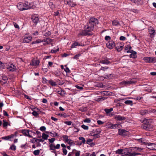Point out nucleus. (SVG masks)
<instances>
[{"instance_id":"obj_1","label":"nucleus","mask_w":156,"mask_h":156,"mask_svg":"<svg viewBox=\"0 0 156 156\" xmlns=\"http://www.w3.org/2000/svg\"><path fill=\"white\" fill-rule=\"evenodd\" d=\"M26 3L19 2L17 5V7L18 9L21 11H23L25 10L31 8V6L30 4L29 5Z\"/></svg>"},{"instance_id":"obj_2","label":"nucleus","mask_w":156,"mask_h":156,"mask_svg":"<svg viewBox=\"0 0 156 156\" xmlns=\"http://www.w3.org/2000/svg\"><path fill=\"white\" fill-rule=\"evenodd\" d=\"M123 155H127L128 156H134L140 154L139 153H135V152H132L130 153V150L128 148H125L122 149Z\"/></svg>"},{"instance_id":"obj_3","label":"nucleus","mask_w":156,"mask_h":156,"mask_svg":"<svg viewBox=\"0 0 156 156\" xmlns=\"http://www.w3.org/2000/svg\"><path fill=\"white\" fill-rule=\"evenodd\" d=\"M69 136L66 135H63L62 137L65 142L67 143L70 145H72L74 144V142L72 140L69 138Z\"/></svg>"},{"instance_id":"obj_4","label":"nucleus","mask_w":156,"mask_h":156,"mask_svg":"<svg viewBox=\"0 0 156 156\" xmlns=\"http://www.w3.org/2000/svg\"><path fill=\"white\" fill-rule=\"evenodd\" d=\"M143 59L147 63H154L156 62V58L155 57H144Z\"/></svg>"},{"instance_id":"obj_5","label":"nucleus","mask_w":156,"mask_h":156,"mask_svg":"<svg viewBox=\"0 0 156 156\" xmlns=\"http://www.w3.org/2000/svg\"><path fill=\"white\" fill-rule=\"evenodd\" d=\"M98 23V20L97 19L94 17H91L90 19L89 23H88L90 25V26L93 25L94 27V25Z\"/></svg>"},{"instance_id":"obj_6","label":"nucleus","mask_w":156,"mask_h":156,"mask_svg":"<svg viewBox=\"0 0 156 156\" xmlns=\"http://www.w3.org/2000/svg\"><path fill=\"white\" fill-rule=\"evenodd\" d=\"M60 145L59 144H57L56 146L54 144H51L50 145V150H53L51 152L55 153V151L54 150L55 149H58L60 147Z\"/></svg>"},{"instance_id":"obj_7","label":"nucleus","mask_w":156,"mask_h":156,"mask_svg":"<svg viewBox=\"0 0 156 156\" xmlns=\"http://www.w3.org/2000/svg\"><path fill=\"white\" fill-rule=\"evenodd\" d=\"M93 28L94 27H93V25L90 26V25H89L88 24L87 25L85 26V29L86 31L89 34V35H91L90 32L93 30Z\"/></svg>"},{"instance_id":"obj_8","label":"nucleus","mask_w":156,"mask_h":156,"mask_svg":"<svg viewBox=\"0 0 156 156\" xmlns=\"http://www.w3.org/2000/svg\"><path fill=\"white\" fill-rule=\"evenodd\" d=\"M127 53H131L130 57L132 58H135L136 57V52L131 50H129L126 51Z\"/></svg>"},{"instance_id":"obj_9","label":"nucleus","mask_w":156,"mask_h":156,"mask_svg":"<svg viewBox=\"0 0 156 156\" xmlns=\"http://www.w3.org/2000/svg\"><path fill=\"white\" fill-rule=\"evenodd\" d=\"M149 32L150 34V37L152 38L154 37L156 34L154 28L150 27L149 29Z\"/></svg>"},{"instance_id":"obj_10","label":"nucleus","mask_w":156,"mask_h":156,"mask_svg":"<svg viewBox=\"0 0 156 156\" xmlns=\"http://www.w3.org/2000/svg\"><path fill=\"white\" fill-rule=\"evenodd\" d=\"M123 44L122 43H118L116 45V49L119 52L121 51L123 48Z\"/></svg>"},{"instance_id":"obj_11","label":"nucleus","mask_w":156,"mask_h":156,"mask_svg":"<svg viewBox=\"0 0 156 156\" xmlns=\"http://www.w3.org/2000/svg\"><path fill=\"white\" fill-rule=\"evenodd\" d=\"M119 124H114L112 123H110L107 125V128L109 129H114L117 128L119 127Z\"/></svg>"},{"instance_id":"obj_12","label":"nucleus","mask_w":156,"mask_h":156,"mask_svg":"<svg viewBox=\"0 0 156 156\" xmlns=\"http://www.w3.org/2000/svg\"><path fill=\"white\" fill-rule=\"evenodd\" d=\"M106 45L108 48L109 49H112L115 46L114 42L112 41L108 42L106 44Z\"/></svg>"},{"instance_id":"obj_13","label":"nucleus","mask_w":156,"mask_h":156,"mask_svg":"<svg viewBox=\"0 0 156 156\" xmlns=\"http://www.w3.org/2000/svg\"><path fill=\"white\" fill-rule=\"evenodd\" d=\"M40 62L39 60L33 59L30 63V65L34 66H37L39 65Z\"/></svg>"},{"instance_id":"obj_14","label":"nucleus","mask_w":156,"mask_h":156,"mask_svg":"<svg viewBox=\"0 0 156 156\" xmlns=\"http://www.w3.org/2000/svg\"><path fill=\"white\" fill-rule=\"evenodd\" d=\"M31 19L33 23L36 24L39 21V18L37 15H34L32 16Z\"/></svg>"},{"instance_id":"obj_15","label":"nucleus","mask_w":156,"mask_h":156,"mask_svg":"<svg viewBox=\"0 0 156 156\" xmlns=\"http://www.w3.org/2000/svg\"><path fill=\"white\" fill-rule=\"evenodd\" d=\"M147 148L150 150H154L156 149V144L154 143H148L147 144Z\"/></svg>"},{"instance_id":"obj_16","label":"nucleus","mask_w":156,"mask_h":156,"mask_svg":"<svg viewBox=\"0 0 156 156\" xmlns=\"http://www.w3.org/2000/svg\"><path fill=\"white\" fill-rule=\"evenodd\" d=\"M127 131L125 129H119L118 130V133L120 135H127Z\"/></svg>"},{"instance_id":"obj_17","label":"nucleus","mask_w":156,"mask_h":156,"mask_svg":"<svg viewBox=\"0 0 156 156\" xmlns=\"http://www.w3.org/2000/svg\"><path fill=\"white\" fill-rule=\"evenodd\" d=\"M151 112L150 110H142L140 111V114L142 115H144L147 114H149Z\"/></svg>"},{"instance_id":"obj_18","label":"nucleus","mask_w":156,"mask_h":156,"mask_svg":"<svg viewBox=\"0 0 156 156\" xmlns=\"http://www.w3.org/2000/svg\"><path fill=\"white\" fill-rule=\"evenodd\" d=\"M115 118L116 120L119 121L124 120L126 119L125 117L122 116L120 115H116L115 116Z\"/></svg>"},{"instance_id":"obj_19","label":"nucleus","mask_w":156,"mask_h":156,"mask_svg":"<svg viewBox=\"0 0 156 156\" xmlns=\"http://www.w3.org/2000/svg\"><path fill=\"white\" fill-rule=\"evenodd\" d=\"M78 35L84 36L89 35V34L86 31L85 29H84V30L80 31Z\"/></svg>"},{"instance_id":"obj_20","label":"nucleus","mask_w":156,"mask_h":156,"mask_svg":"<svg viewBox=\"0 0 156 156\" xmlns=\"http://www.w3.org/2000/svg\"><path fill=\"white\" fill-rule=\"evenodd\" d=\"M11 92L12 93V95L15 96L16 95L17 93V90H15L14 87L13 88L12 87H10V92Z\"/></svg>"},{"instance_id":"obj_21","label":"nucleus","mask_w":156,"mask_h":156,"mask_svg":"<svg viewBox=\"0 0 156 156\" xmlns=\"http://www.w3.org/2000/svg\"><path fill=\"white\" fill-rule=\"evenodd\" d=\"M32 37L30 36L25 37L23 39V42L24 43H29L31 41Z\"/></svg>"},{"instance_id":"obj_22","label":"nucleus","mask_w":156,"mask_h":156,"mask_svg":"<svg viewBox=\"0 0 156 156\" xmlns=\"http://www.w3.org/2000/svg\"><path fill=\"white\" fill-rule=\"evenodd\" d=\"M29 130H24L23 131V133L25 135L29 136L30 137H31L32 136L29 134Z\"/></svg>"},{"instance_id":"obj_23","label":"nucleus","mask_w":156,"mask_h":156,"mask_svg":"<svg viewBox=\"0 0 156 156\" xmlns=\"http://www.w3.org/2000/svg\"><path fill=\"white\" fill-rule=\"evenodd\" d=\"M134 83V82L131 81H124L121 83V84L126 85Z\"/></svg>"},{"instance_id":"obj_24","label":"nucleus","mask_w":156,"mask_h":156,"mask_svg":"<svg viewBox=\"0 0 156 156\" xmlns=\"http://www.w3.org/2000/svg\"><path fill=\"white\" fill-rule=\"evenodd\" d=\"M152 128V126L151 125H145L143 126V128L145 130H150V129Z\"/></svg>"},{"instance_id":"obj_25","label":"nucleus","mask_w":156,"mask_h":156,"mask_svg":"<svg viewBox=\"0 0 156 156\" xmlns=\"http://www.w3.org/2000/svg\"><path fill=\"white\" fill-rule=\"evenodd\" d=\"M80 46L81 45L80 44H79L78 42L75 41L72 45L71 46V48H76L77 46Z\"/></svg>"},{"instance_id":"obj_26","label":"nucleus","mask_w":156,"mask_h":156,"mask_svg":"<svg viewBox=\"0 0 156 156\" xmlns=\"http://www.w3.org/2000/svg\"><path fill=\"white\" fill-rule=\"evenodd\" d=\"M100 63L101 64L106 65L109 64L111 63V62H110L108 60L105 59L101 61H100Z\"/></svg>"},{"instance_id":"obj_27","label":"nucleus","mask_w":156,"mask_h":156,"mask_svg":"<svg viewBox=\"0 0 156 156\" xmlns=\"http://www.w3.org/2000/svg\"><path fill=\"white\" fill-rule=\"evenodd\" d=\"M10 71H14L17 69L16 66L12 64H10Z\"/></svg>"},{"instance_id":"obj_28","label":"nucleus","mask_w":156,"mask_h":156,"mask_svg":"<svg viewBox=\"0 0 156 156\" xmlns=\"http://www.w3.org/2000/svg\"><path fill=\"white\" fill-rule=\"evenodd\" d=\"M48 83L50 84L52 86H55L57 85L56 83L54 82L52 80H51L48 81Z\"/></svg>"},{"instance_id":"obj_29","label":"nucleus","mask_w":156,"mask_h":156,"mask_svg":"<svg viewBox=\"0 0 156 156\" xmlns=\"http://www.w3.org/2000/svg\"><path fill=\"white\" fill-rule=\"evenodd\" d=\"M79 139L80 140H82L81 142L80 143V145H81L82 143L83 144L85 143L86 140H85V138L83 137H81V136L79 137Z\"/></svg>"},{"instance_id":"obj_30","label":"nucleus","mask_w":156,"mask_h":156,"mask_svg":"<svg viewBox=\"0 0 156 156\" xmlns=\"http://www.w3.org/2000/svg\"><path fill=\"white\" fill-rule=\"evenodd\" d=\"M93 140V139H88L87 140V144L89 145L93 144V145H95V144L92 142Z\"/></svg>"},{"instance_id":"obj_31","label":"nucleus","mask_w":156,"mask_h":156,"mask_svg":"<svg viewBox=\"0 0 156 156\" xmlns=\"http://www.w3.org/2000/svg\"><path fill=\"white\" fill-rule=\"evenodd\" d=\"M106 98H106L104 97H100V98H98L97 99L96 101H98V102L102 101H104V100H105V99H106Z\"/></svg>"},{"instance_id":"obj_32","label":"nucleus","mask_w":156,"mask_h":156,"mask_svg":"<svg viewBox=\"0 0 156 156\" xmlns=\"http://www.w3.org/2000/svg\"><path fill=\"white\" fill-rule=\"evenodd\" d=\"M69 6L72 7H73L75 6H76V4L74 2L70 0V2L69 3Z\"/></svg>"},{"instance_id":"obj_33","label":"nucleus","mask_w":156,"mask_h":156,"mask_svg":"<svg viewBox=\"0 0 156 156\" xmlns=\"http://www.w3.org/2000/svg\"><path fill=\"white\" fill-rule=\"evenodd\" d=\"M149 120L146 119H145L143 121V123L144 124H145V125H150L149 123Z\"/></svg>"},{"instance_id":"obj_34","label":"nucleus","mask_w":156,"mask_h":156,"mask_svg":"<svg viewBox=\"0 0 156 156\" xmlns=\"http://www.w3.org/2000/svg\"><path fill=\"white\" fill-rule=\"evenodd\" d=\"M3 127L5 128H6L7 126L8 125V122H7L4 120H3Z\"/></svg>"},{"instance_id":"obj_35","label":"nucleus","mask_w":156,"mask_h":156,"mask_svg":"<svg viewBox=\"0 0 156 156\" xmlns=\"http://www.w3.org/2000/svg\"><path fill=\"white\" fill-rule=\"evenodd\" d=\"M122 149H118L115 151V153L123 155Z\"/></svg>"},{"instance_id":"obj_36","label":"nucleus","mask_w":156,"mask_h":156,"mask_svg":"<svg viewBox=\"0 0 156 156\" xmlns=\"http://www.w3.org/2000/svg\"><path fill=\"white\" fill-rule=\"evenodd\" d=\"M48 137V135L47 134H46L44 133H43L42 134V138L44 140H47Z\"/></svg>"},{"instance_id":"obj_37","label":"nucleus","mask_w":156,"mask_h":156,"mask_svg":"<svg viewBox=\"0 0 156 156\" xmlns=\"http://www.w3.org/2000/svg\"><path fill=\"white\" fill-rule=\"evenodd\" d=\"M104 110L107 114H108L112 111L113 110V109L112 108H110L109 109L105 108V109Z\"/></svg>"},{"instance_id":"obj_38","label":"nucleus","mask_w":156,"mask_h":156,"mask_svg":"<svg viewBox=\"0 0 156 156\" xmlns=\"http://www.w3.org/2000/svg\"><path fill=\"white\" fill-rule=\"evenodd\" d=\"M112 24L113 25L116 26L119 24V23L118 21L116 20H114L112 21Z\"/></svg>"},{"instance_id":"obj_39","label":"nucleus","mask_w":156,"mask_h":156,"mask_svg":"<svg viewBox=\"0 0 156 156\" xmlns=\"http://www.w3.org/2000/svg\"><path fill=\"white\" fill-rule=\"evenodd\" d=\"M2 139L5 140H9L10 139V136H3L2 137Z\"/></svg>"},{"instance_id":"obj_40","label":"nucleus","mask_w":156,"mask_h":156,"mask_svg":"<svg viewBox=\"0 0 156 156\" xmlns=\"http://www.w3.org/2000/svg\"><path fill=\"white\" fill-rule=\"evenodd\" d=\"M125 48V50L126 51L129 50H131V49L132 48L131 47L130 45L126 46Z\"/></svg>"},{"instance_id":"obj_41","label":"nucleus","mask_w":156,"mask_h":156,"mask_svg":"<svg viewBox=\"0 0 156 156\" xmlns=\"http://www.w3.org/2000/svg\"><path fill=\"white\" fill-rule=\"evenodd\" d=\"M16 147L14 144H13L10 146V149L11 150H12L13 151H15V150H16Z\"/></svg>"},{"instance_id":"obj_42","label":"nucleus","mask_w":156,"mask_h":156,"mask_svg":"<svg viewBox=\"0 0 156 156\" xmlns=\"http://www.w3.org/2000/svg\"><path fill=\"white\" fill-rule=\"evenodd\" d=\"M18 133L17 132H15L14 134L10 135V138H13L16 137L17 136V134Z\"/></svg>"},{"instance_id":"obj_43","label":"nucleus","mask_w":156,"mask_h":156,"mask_svg":"<svg viewBox=\"0 0 156 156\" xmlns=\"http://www.w3.org/2000/svg\"><path fill=\"white\" fill-rule=\"evenodd\" d=\"M49 4L51 9H53L55 8V6L52 2H50Z\"/></svg>"},{"instance_id":"obj_44","label":"nucleus","mask_w":156,"mask_h":156,"mask_svg":"<svg viewBox=\"0 0 156 156\" xmlns=\"http://www.w3.org/2000/svg\"><path fill=\"white\" fill-rule=\"evenodd\" d=\"M32 114L33 115L37 117V116H38V115L39 113H38V112H36L35 111H34L32 112Z\"/></svg>"},{"instance_id":"obj_45","label":"nucleus","mask_w":156,"mask_h":156,"mask_svg":"<svg viewBox=\"0 0 156 156\" xmlns=\"http://www.w3.org/2000/svg\"><path fill=\"white\" fill-rule=\"evenodd\" d=\"M33 153L35 155H38L40 153V151L39 150H35L34 151Z\"/></svg>"},{"instance_id":"obj_46","label":"nucleus","mask_w":156,"mask_h":156,"mask_svg":"<svg viewBox=\"0 0 156 156\" xmlns=\"http://www.w3.org/2000/svg\"><path fill=\"white\" fill-rule=\"evenodd\" d=\"M81 55V54H78L73 57V59H78L79 57Z\"/></svg>"},{"instance_id":"obj_47","label":"nucleus","mask_w":156,"mask_h":156,"mask_svg":"<svg viewBox=\"0 0 156 156\" xmlns=\"http://www.w3.org/2000/svg\"><path fill=\"white\" fill-rule=\"evenodd\" d=\"M133 101L130 100H126L125 101V103L127 104L131 105L132 104Z\"/></svg>"},{"instance_id":"obj_48","label":"nucleus","mask_w":156,"mask_h":156,"mask_svg":"<svg viewBox=\"0 0 156 156\" xmlns=\"http://www.w3.org/2000/svg\"><path fill=\"white\" fill-rule=\"evenodd\" d=\"M83 121L84 122H87L88 123H90L91 122V120L89 118H86Z\"/></svg>"},{"instance_id":"obj_49","label":"nucleus","mask_w":156,"mask_h":156,"mask_svg":"<svg viewBox=\"0 0 156 156\" xmlns=\"http://www.w3.org/2000/svg\"><path fill=\"white\" fill-rule=\"evenodd\" d=\"M81 127L84 129L87 130L88 129V126L84 125H83L81 126Z\"/></svg>"},{"instance_id":"obj_50","label":"nucleus","mask_w":156,"mask_h":156,"mask_svg":"<svg viewBox=\"0 0 156 156\" xmlns=\"http://www.w3.org/2000/svg\"><path fill=\"white\" fill-rule=\"evenodd\" d=\"M64 91L62 90H61L60 91H58L57 92V93L61 95H62L64 93Z\"/></svg>"},{"instance_id":"obj_51","label":"nucleus","mask_w":156,"mask_h":156,"mask_svg":"<svg viewBox=\"0 0 156 156\" xmlns=\"http://www.w3.org/2000/svg\"><path fill=\"white\" fill-rule=\"evenodd\" d=\"M55 139L54 138H52L51 139H48V140L50 143H53L55 141Z\"/></svg>"},{"instance_id":"obj_52","label":"nucleus","mask_w":156,"mask_h":156,"mask_svg":"<svg viewBox=\"0 0 156 156\" xmlns=\"http://www.w3.org/2000/svg\"><path fill=\"white\" fill-rule=\"evenodd\" d=\"M92 136H94V138H97L100 137L99 134H94L93 135H92Z\"/></svg>"},{"instance_id":"obj_53","label":"nucleus","mask_w":156,"mask_h":156,"mask_svg":"<svg viewBox=\"0 0 156 156\" xmlns=\"http://www.w3.org/2000/svg\"><path fill=\"white\" fill-rule=\"evenodd\" d=\"M62 152L64 154L63 155H66V154H67V150H66V149L65 148H63L62 149Z\"/></svg>"},{"instance_id":"obj_54","label":"nucleus","mask_w":156,"mask_h":156,"mask_svg":"<svg viewBox=\"0 0 156 156\" xmlns=\"http://www.w3.org/2000/svg\"><path fill=\"white\" fill-rule=\"evenodd\" d=\"M72 123V122L69 121H65L64 122V123L66 124V125H67L68 126H70L71 125Z\"/></svg>"},{"instance_id":"obj_55","label":"nucleus","mask_w":156,"mask_h":156,"mask_svg":"<svg viewBox=\"0 0 156 156\" xmlns=\"http://www.w3.org/2000/svg\"><path fill=\"white\" fill-rule=\"evenodd\" d=\"M111 39V37L109 36H106L105 37V39L106 41H109Z\"/></svg>"},{"instance_id":"obj_56","label":"nucleus","mask_w":156,"mask_h":156,"mask_svg":"<svg viewBox=\"0 0 156 156\" xmlns=\"http://www.w3.org/2000/svg\"><path fill=\"white\" fill-rule=\"evenodd\" d=\"M64 70L67 73H69L70 72V70L67 67H66L65 69H64Z\"/></svg>"},{"instance_id":"obj_57","label":"nucleus","mask_w":156,"mask_h":156,"mask_svg":"<svg viewBox=\"0 0 156 156\" xmlns=\"http://www.w3.org/2000/svg\"><path fill=\"white\" fill-rule=\"evenodd\" d=\"M59 50V49L58 48L55 50H51V52L52 53H55L57 51H58Z\"/></svg>"},{"instance_id":"obj_58","label":"nucleus","mask_w":156,"mask_h":156,"mask_svg":"<svg viewBox=\"0 0 156 156\" xmlns=\"http://www.w3.org/2000/svg\"><path fill=\"white\" fill-rule=\"evenodd\" d=\"M46 128L44 126H41L40 128V130L42 131H45L46 129Z\"/></svg>"},{"instance_id":"obj_59","label":"nucleus","mask_w":156,"mask_h":156,"mask_svg":"<svg viewBox=\"0 0 156 156\" xmlns=\"http://www.w3.org/2000/svg\"><path fill=\"white\" fill-rule=\"evenodd\" d=\"M70 0H64V2L65 4L69 5Z\"/></svg>"},{"instance_id":"obj_60","label":"nucleus","mask_w":156,"mask_h":156,"mask_svg":"<svg viewBox=\"0 0 156 156\" xmlns=\"http://www.w3.org/2000/svg\"><path fill=\"white\" fill-rule=\"evenodd\" d=\"M42 80H43L42 82L43 83H47V81L48 82V80H46V79L45 78H43Z\"/></svg>"},{"instance_id":"obj_61","label":"nucleus","mask_w":156,"mask_h":156,"mask_svg":"<svg viewBox=\"0 0 156 156\" xmlns=\"http://www.w3.org/2000/svg\"><path fill=\"white\" fill-rule=\"evenodd\" d=\"M126 37L123 36H121L120 37V39L122 41H124L126 40Z\"/></svg>"},{"instance_id":"obj_62","label":"nucleus","mask_w":156,"mask_h":156,"mask_svg":"<svg viewBox=\"0 0 156 156\" xmlns=\"http://www.w3.org/2000/svg\"><path fill=\"white\" fill-rule=\"evenodd\" d=\"M4 64L1 62L0 61V69H2L4 67Z\"/></svg>"},{"instance_id":"obj_63","label":"nucleus","mask_w":156,"mask_h":156,"mask_svg":"<svg viewBox=\"0 0 156 156\" xmlns=\"http://www.w3.org/2000/svg\"><path fill=\"white\" fill-rule=\"evenodd\" d=\"M108 69V68L107 67H101L100 70H105L106 69Z\"/></svg>"},{"instance_id":"obj_64","label":"nucleus","mask_w":156,"mask_h":156,"mask_svg":"<svg viewBox=\"0 0 156 156\" xmlns=\"http://www.w3.org/2000/svg\"><path fill=\"white\" fill-rule=\"evenodd\" d=\"M97 123H98V124L99 125H102V124H103L104 123V122L102 121H101V120H98L97 121Z\"/></svg>"}]
</instances>
